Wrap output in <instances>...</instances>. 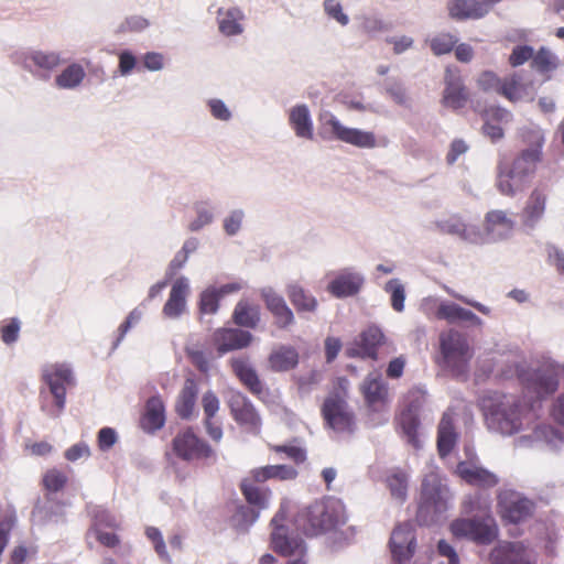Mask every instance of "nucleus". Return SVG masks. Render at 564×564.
Instances as JSON below:
<instances>
[{
	"mask_svg": "<svg viewBox=\"0 0 564 564\" xmlns=\"http://www.w3.org/2000/svg\"><path fill=\"white\" fill-rule=\"evenodd\" d=\"M520 137L527 148L513 158L510 165H500L498 173L497 187L501 194L510 197L527 188L543 159L545 139L540 127H524Z\"/></svg>",
	"mask_w": 564,
	"mask_h": 564,
	"instance_id": "f257e3e1",
	"label": "nucleus"
},
{
	"mask_svg": "<svg viewBox=\"0 0 564 564\" xmlns=\"http://www.w3.org/2000/svg\"><path fill=\"white\" fill-rule=\"evenodd\" d=\"M345 509L336 499H318L302 509L295 517V523L300 530L310 536L335 530L338 524L345 522Z\"/></svg>",
	"mask_w": 564,
	"mask_h": 564,
	"instance_id": "f03ea898",
	"label": "nucleus"
},
{
	"mask_svg": "<svg viewBox=\"0 0 564 564\" xmlns=\"http://www.w3.org/2000/svg\"><path fill=\"white\" fill-rule=\"evenodd\" d=\"M442 365L456 377L467 376L473 350L465 335L455 329L440 336Z\"/></svg>",
	"mask_w": 564,
	"mask_h": 564,
	"instance_id": "7ed1b4c3",
	"label": "nucleus"
},
{
	"mask_svg": "<svg viewBox=\"0 0 564 564\" xmlns=\"http://www.w3.org/2000/svg\"><path fill=\"white\" fill-rule=\"evenodd\" d=\"M454 536L467 538L480 545L492 543L499 534L497 521L490 513H482L474 518H456L449 524Z\"/></svg>",
	"mask_w": 564,
	"mask_h": 564,
	"instance_id": "20e7f679",
	"label": "nucleus"
},
{
	"mask_svg": "<svg viewBox=\"0 0 564 564\" xmlns=\"http://www.w3.org/2000/svg\"><path fill=\"white\" fill-rule=\"evenodd\" d=\"M172 452L183 460H215L214 447L197 436L192 427L176 433L172 440Z\"/></svg>",
	"mask_w": 564,
	"mask_h": 564,
	"instance_id": "39448f33",
	"label": "nucleus"
},
{
	"mask_svg": "<svg viewBox=\"0 0 564 564\" xmlns=\"http://www.w3.org/2000/svg\"><path fill=\"white\" fill-rule=\"evenodd\" d=\"M525 406L513 397H501L489 409V419L502 433L519 432L522 427Z\"/></svg>",
	"mask_w": 564,
	"mask_h": 564,
	"instance_id": "423d86ee",
	"label": "nucleus"
},
{
	"mask_svg": "<svg viewBox=\"0 0 564 564\" xmlns=\"http://www.w3.org/2000/svg\"><path fill=\"white\" fill-rule=\"evenodd\" d=\"M322 414L325 423L335 432L351 433L356 429V416L340 393H332L325 398Z\"/></svg>",
	"mask_w": 564,
	"mask_h": 564,
	"instance_id": "0eeeda50",
	"label": "nucleus"
},
{
	"mask_svg": "<svg viewBox=\"0 0 564 564\" xmlns=\"http://www.w3.org/2000/svg\"><path fill=\"white\" fill-rule=\"evenodd\" d=\"M285 514L283 511L272 518L271 524L273 525L272 531V547L275 552L282 555H297L295 560L289 562V564H306L303 554L305 552V542L300 536H290L285 529L283 521Z\"/></svg>",
	"mask_w": 564,
	"mask_h": 564,
	"instance_id": "6e6552de",
	"label": "nucleus"
},
{
	"mask_svg": "<svg viewBox=\"0 0 564 564\" xmlns=\"http://www.w3.org/2000/svg\"><path fill=\"white\" fill-rule=\"evenodd\" d=\"M228 408L234 421L246 429L247 432H261L262 420L251 400L241 391H230Z\"/></svg>",
	"mask_w": 564,
	"mask_h": 564,
	"instance_id": "1a4fd4ad",
	"label": "nucleus"
},
{
	"mask_svg": "<svg viewBox=\"0 0 564 564\" xmlns=\"http://www.w3.org/2000/svg\"><path fill=\"white\" fill-rule=\"evenodd\" d=\"M469 100V89L465 85L462 73L457 67L445 68L444 90L442 94V105L452 109L464 108Z\"/></svg>",
	"mask_w": 564,
	"mask_h": 564,
	"instance_id": "9d476101",
	"label": "nucleus"
},
{
	"mask_svg": "<svg viewBox=\"0 0 564 564\" xmlns=\"http://www.w3.org/2000/svg\"><path fill=\"white\" fill-rule=\"evenodd\" d=\"M42 379L48 386L58 411H62L65 408L67 387L74 383L72 369L64 364H56L43 370Z\"/></svg>",
	"mask_w": 564,
	"mask_h": 564,
	"instance_id": "9b49d317",
	"label": "nucleus"
},
{
	"mask_svg": "<svg viewBox=\"0 0 564 564\" xmlns=\"http://www.w3.org/2000/svg\"><path fill=\"white\" fill-rule=\"evenodd\" d=\"M325 124L330 128L335 139L341 140V142H347L356 147H365L366 149L378 145L377 137L371 130L346 127L335 115H329Z\"/></svg>",
	"mask_w": 564,
	"mask_h": 564,
	"instance_id": "f8f14e48",
	"label": "nucleus"
},
{
	"mask_svg": "<svg viewBox=\"0 0 564 564\" xmlns=\"http://www.w3.org/2000/svg\"><path fill=\"white\" fill-rule=\"evenodd\" d=\"M384 343V333L377 326H369V328L361 332L358 338L346 348L345 352L350 358L359 356L360 358H370L377 360L378 348Z\"/></svg>",
	"mask_w": 564,
	"mask_h": 564,
	"instance_id": "ddd939ff",
	"label": "nucleus"
},
{
	"mask_svg": "<svg viewBox=\"0 0 564 564\" xmlns=\"http://www.w3.org/2000/svg\"><path fill=\"white\" fill-rule=\"evenodd\" d=\"M360 390L365 403L370 411L386 410L390 393L389 384L384 381L382 376L371 372L364 379Z\"/></svg>",
	"mask_w": 564,
	"mask_h": 564,
	"instance_id": "4468645a",
	"label": "nucleus"
},
{
	"mask_svg": "<svg viewBox=\"0 0 564 564\" xmlns=\"http://www.w3.org/2000/svg\"><path fill=\"white\" fill-rule=\"evenodd\" d=\"M392 558L398 564L410 561L415 552V534L411 523L397 524L389 541Z\"/></svg>",
	"mask_w": 564,
	"mask_h": 564,
	"instance_id": "2eb2a0df",
	"label": "nucleus"
},
{
	"mask_svg": "<svg viewBox=\"0 0 564 564\" xmlns=\"http://www.w3.org/2000/svg\"><path fill=\"white\" fill-rule=\"evenodd\" d=\"M212 339L218 355H225L234 349L247 348L251 345L253 335L240 328H218L214 330Z\"/></svg>",
	"mask_w": 564,
	"mask_h": 564,
	"instance_id": "dca6fc26",
	"label": "nucleus"
},
{
	"mask_svg": "<svg viewBox=\"0 0 564 564\" xmlns=\"http://www.w3.org/2000/svg\"><path fill=\"white\" fill-rule=\"evenodd\" d=\"M424 397L422 393L410 394V402L405 410L399 415L400 426L404 433L406 441L412 444L413 447H420V420L417 417V411L420 410Z\"/></svg>",
	"mask_w": 564,
	"mask_h": 564,
	"instance_id": "f3484780",
	"label": "nucleus"
},
{
	"mask_svg": "<svg viewBox=\"0 0 564 564\" xmlns=\"http://www.w3.org/2000/svg\"><path fill=\"white\" fill-rule=\"evenodd\" d=\"M499 506L502 519L509 522L525 521L534 510V502L514 492L502 496Z\"/></svg>",
	"mask_w": 564,
	"mask_h": 564,
	"instance_id": "a211bd4d",
	"label": "nucleus"
},
{
	"mask_svg": "<svg viewBox=\"0 0 564 564\" xmlns=\"http://www.w3.org/2000/svg\"><path fill=\"white\" fill-rule=\"evenodd\" d=\"M491 564H536L527 558L523 542H500L489 553Z\"/></svg>",
	"mask_w": 564,
	"mask_h": 564,
	"instance_id": "6ab92c4d",
	"label": "nucleus"
},
{
	"mask_svg": "<svg viewBox=\"0 0 564 564\" xmlns=\"http://www.w3.org/2000/svg\"><path fill=\"white\" fill-rule=\"evenodd\" d=\"M258 469L259 467L252 468V470L242 478L239 487L248 503L256 506L258 509H265V507L269 506V498L272 491L269 487H260L259 484H264L265 480H259L257 477Z\"/></svg>",
	"mask_w": 564,
	"mask_h": 564,
	"instance_id": "aec40b11",
	"label": "nucleus"
},
{
	"mask_svg": "<svg viewBox=\"0 0 564 564\" xmlns=\"http://www.w3.org/2000/svg\"><path fill=\"white\" fill-rule=\"evenodd\" d=\"M560 387L558 370L555 367L534 370L527 381V389L533 391L538 398L553 394Z\"/></svg>",
	"mask_w": 564,
	"mask_h": 564,
	"instance_id": "412c9836",
	"label": "nucleus"
},
{
	"mask_svg": "<svg viewBox=\"0 0 564 564\" xmlns=\"http://www.w3.org/2000/svg\"><path fill=\"white\" fill-rule=\"evenodd\" d=\"M262 297L268 311L273 315L274 323L280 329H286L295 322L294 313L285 299L273 290H262Z\"/></svg>",
	"mask_w": 564,
	"mask_h": 564,
	"instance_id": "4be33fe9",
	"label": "nucleus"
},
{
	"mask_svg": "<svg viewBox=\"0 0 564 564\" xmlns=\"http://www.w3.org/2000/svg\"><path fill=\"white\" fill-rule=\"evenodd\" d=\"M230 366L234 375L252 394L261 395L264 392V386L256 371L254 367L250 365L246 357H232Z\"/></svg>",
	"mask_w": 564,
	"mask_h": 564,
	"instance_id": "5701e85b",
	"label": "nucleus"
},
{
	"mask_svg": "<svg viewBox=\"0 0 564 564\" xmlns=\"http://www.w3.org/2000/svg\"><path fill=\"white\" fill-rule=\"evenodd\" d=\"M547 194L535 187L531 191L521 212V220L528 228H534L546 210Z\"/></svg>",
	"mask_w": 564,
	"mask_h": 564,
	"instance_id": "b1692460",
	"label": "nucleus"
},
{
	"mask_svg": "<svg viewBox=\"0 0 564 564\" xmlns=\"http://www.w3.org/2000/svg\"><path fill=\"white\" fill-rule=\"evenodd\" d=\"M436 226L440 231L456 235V237L462 238V240L481 241L482 239L479 228L475 227V225L467 224L463 216L459 215H452L444 220L436 221Z\"/></svg>",
	"mask_w": 564,
	"mask_h": 564,
	"instance_id": "393cba45",
	"label": "nucleus"
},
{
	"mask_svg": "<svg viewBox=\"0 0 564 564\" xmlns=\"http://www.w3.org/2000/svg\"><path fill=\"white\" fill-rule=\"evenodd\" d=\"M456 471L467 484L476 487L490 488L499 484V478L487 468L478 467L473 463L460 462L456 466Z\"/></svg>",
	"mask_w": 564,
	"mask_h": 564,
	"instance_id": "a878e982",
	"label": "nucleus"
},
{
	"mask_svg": "<svg viewBox=\"0 0 564 564\" xmlns=\"http://www.w3.org/2000/svg\"><path fill=\"white\" fill-rule=\"evenodd\" d=\"M166 422V409L161 397H151L140 417V426L145 432L152 433L162 429Z\"/></svg>",
	"mask_w": 564,
	"mask_h": 564,
	"instance_id": "bb28decb",
	"label": "nucleus"
},
{
	"mask_svg": "<svg viewBox=\"0 0 564 564\" xmlns=\"http://www.w3.org/2000/svg\"><path fill=\"white\" fill-rule=\"evenodd\" d=\"M365 283L364 278L354 271H341L328 283L327 290L334 296H352Z\"/></svg>",
	"mask_w": 564,
	"mask_h": 564,
	"instance_id": "cd10ccee",
	"label": "nucleus"
},
{
	"mask_svg": "<svg viewBox=\"0 0 564 564\" xmlns=\"http://www.w3.org/2000/svg\"><path fill=\"white\" fill-rule=\"evenodd\" d=\"M188 292V280L184 276L177 278L169 292L167 301L163 306V314L167 317H178L186 308Z\"/></svg>",
	"mask_w": 564,
	"mask_h": 564,
	"instance_id": "c85d7f7f",
	"label": "nucleus"
},
{
	"mask_svg": "<svg viewBox=\"0 0 564 564\" xmlns=\"http://www.w3.org/2000/svg\"><path fill=\"white\" fill-rule=\"evenodd\" d=\"M514 227V220L502 209H492L485 215L484 229L494 238H507Z\"/></svg>",
	"mask_w": 564,
	"mask_h": 564,
	"instance_id": "c756f323",
	"label": "nucleus"
},
{
	"mask_svg": "<svg viewBox=\"0 0 564 564\" xmlns=\"http://www.w3.org/2000/svg\"><path fill=\"white\" fill-rule=\"evenodd\" d=\"M232 321L234 324L238 325L240 329L241 327L254 329V327H257L261 321L260 305L253 304V302L242 299L241 301L237 302L234 307Z\"/></svg>",
	"mask_w": 564,
	"mask_h": 564,
	"instance_id": "7c9ffc66",
	"label": "nucleus"
},
{
	"mask_svg": "<svg viewBox=\"0 0 564 564\" xmlns=\"http://www.w3.org/2000/svg\"><path fill=\"white\" fill-rule=\"evenodd\" d=\"M487 12V7L479 0H451L448 2V13L453 19H480Z\"/></svg>",
	"mask_w": 564,
	"mask_h": 564,
	"instance_id": "2f4dec72",
	"label": "nucleus"
},
{
	"mask_svg": "<svg viewBox=\"0 0 564 564\" xmlns=\"http://www.w3.org/2000/svg\"><path fill=\"white\" fill-rule=\"evenodd\" d=\"M457 442L453 415L449 412L443 413L438 423L437 449L441 456H447Z\"/></svg>",
	"mask_w": 564,
	"mask_h": 564,
	"instance_id": "473e14b6",
	"label": "nucleus"
},
{
	"mask_svg": "<svg viewBox=\"0 0 564 564\" xmlns=\"http://www.w3.org/2000/svg\"><path fill=\"white\" fill-rule=\"evenodd\" d=\"M290 124L297 137L303 139H313L314 127L312 116L306 105H296L292 108L289 116Z\"/></svg>",
	"mask_w": 564,
	"mask_h": 564,
	"instance_id": "72a5a7b5",
	"label": "nucleus"
},
{
	"mask_svg": "<svg viewBox=\"0 0 564 564\" xmlns=\"http://www.w3.org/2000/svg\"><path fill=\"white\" fill-rule=\"evenodd\" d=\"M198 386L193 378L184 381L175 404V411L181 417H189L193 414L197 401Z\"/></svg>",
	"mask_w": 564,
	"mask_h": 564,
	"instance_id": "f704fd0d",
	"label": "nucleus"
},
{
	"mask_svg": "<svg viewBox=\"0 0 564 564\" xmlns=\"http://www.w3.org/2000/svg\"><path fill=\"white\" fill-rule=\"evenodd\" d=\"M285 292L299 314H303V312H315L318 306L316 297H314L312 293L306 292L299 283H290Z\"/></svg>",
	"mask_w": 564,
	"mask_h": 564,
	"instance_id": "c9c22d12",
	"label": "nucleus"
},
{
	"mask_svg": "<svg viewBox=\"0 0 564 564\" xmlns=\"http://www.w3.org/2000/svg\"><path fill=\"white\" fill-rule=\"evenodd\" d=\"M268 361L272 370H291V368L296 367L299 362V352L294 347H289V345H281L270 354Z\"/></svg>",
	"mask_w": 564,
	"mask_h": 564,
	"instance_id": "e433bc0d",
	"label": "nucleus"
},
{
	"mask_svg": "<svg viewBox=\"0 0 564 564\" xmlns=\"http://www.w3.org/2000/svg\"><path fill=\"white\" fill-rule=\"evenodd\" d=\"M421 510L430 509L431 506H433L434 509H441V507L444 506L442 490L436 475H427L424 478L421 488Z\"/></svg>",
	"mask_w": 564,
	"mask_h": 564,
	"instance_id": "4c0bfd02",
	"label": "nucleus"
},
{
	"mask_svg": "<svg viewBox=\"0 0 564 564\" xmlns=\"http://www.w3.org/2000/svg\"><path fill=\"white\" fill-rule=\"evenodd\" d=\"M436 314L438 318H445L448 322L466 321L475 325L482 324L480 317L473 313V311L462 307V305L453 304V302L441 304Z\"/></svg>",
	"mask_w": 564,
	"mask_h": 564,
	"instance_id": "58836bf2",
	"label": "nucleus"
},
{
	"mask_svg": "<svg viewBox=\"0 0 564 564\" xmlns=\"http://www.w3.org/2000/svg\"><path fill=\"white\" fill-rule=\"evenodd\" d=\"M86 77L85 68L83 65L74 62L57 74L55 84L59 89H74L77 85L82 84Z\"/></svg>",
	"mask_w": 564,
	"mask_h": 564,
	"instance_id": "ea45409f",
	"label": "nucleus"
},
{
	"mask_svg": "<svg viewBox=\"0 0 564 564\" xmlns=\"http://www.w3.org/2000/svg\"><path fill=\"white\" fill-rule=\"evenodd\" d=\"M524 93H527V86L522 83L520 74L513 73L501 77L500 96L516 102V100L521 99Z\"/></svg>",
	"mask_w": 564,
	"mask_h": 564,
	"instance_id": "a19ab883",
	"label": "nucleus"
},
{
	"mask_svg": "<svg viewBox=\"0 0 564 564\" xmlns=\"http://www.w3.org/2000/svg\"><path fill=\"white\" fill-rule=\"evenodd\" d=\"M242 13L239 9H228V11H218V26L220 32L226 35L240 34L242 26L240 20Z\"/></svg>",
	"mask_w": 564,
	"mask_h": 564,
	"instance_id": "79ce46f5",
	"label": "nucleus"
},
{
	"mask_svg": "<svg viewBox=\"0 0 564 564\" xmlns=\"http://www.w3.org/2000/svg\"><path fill=\"white\" fill-rule=\"evenodd\" d=\"M299 475L296 468L291 465H265L256 471L258 479H294Z\"/></svg>",
	"mask_w": 564,
	"mask_h": 564,
	"instance_id": "37998d69",
	"label": "nucleus"
},
{
	"mask_svg": "<svg viewBox=\"0 0 564 564\" xmlns=\"http://www.w3.org/2000/svg\"><path fill=\"white\" fill-rule=\"evenodd\" d=\"M387 485L392 497L399 500H405L408 494V476L405 471H392L387 477Z\"/></svg>",
	"mask_w": 564,
	"mask_h": 564,
	"instance_id": "c03bdc74",
	"label": "nucleus"
},
{
	"mask_svg": "<svg viewBox=\"0 0 564 564\" xmlns=\"http://www.w3.org/2000/svg\"><path fill=\"white\" fill-rule=\"evenodd\" d=\"M557 63L558 62L554 53H552L551 50L544 48V46L539 48L536 53H533L531 59V66L538 69V72H541V74H545V72H551V69L556 68Z\"/></svg>",
	"mask_w": 564,
	"mask_h": 564,
	"instance_id": "a18cd8bd",
	"label": "nucleus"
},
{
	"mask_svg": "<svg viewBox=\"0 0 564 564\" xmlns=\"http://www.w3.org/2000/svg\"><path fill=\"white\" fill-rule=\"evenodd\" d=\"M26 62H32L39 68L53 69L61 63V55L55 52H32L26 56Z\"/></svg>",
	"mask_w": 564,
	"mask_h": 564,
	"instance_id": "49530a36",
	"label": "nucleus"
},
{
	"mask_svg": "<svg viewBox=\"0 0 564 564\" xmlns=\"http://www.w3.org/2000/svg\"><path fill=\"white\" fill-rule=\"evenodd\" d=\"M384 290L390 294L392 308L397 312H402L405 302V289L400 280L392 278V280L386 283Z\"/></svg>",
	"mask_w": 564,
	"mask_h": 564,
	"instance_id": "de8ad7c7",
	"label": "nucleus"
},
{
	"mask_svg": "<svg viewBox=\"0 0 564 564\" xmlns=\"http://www.w3.org/2000/svg\"><path fill=\"white\" fill-rule=\"evenodd\" d=\"M219 307V292L217 286H208L200 294L198 308L202 314H216Z\"/></svg>",
	"mask_w": 564,
	"mask_h": 564,
	"instance_id": "09e8293b",
	"label": "nucleus"
},
{
	"mask_svg": "<svg viewBox=\"0 0 564 564\" xmlns=\"http://www.w3.org/2000/svg\"><path fill=\"white\" fill-rule=\"evenodd\" d=\"M476 83L484 93H497L501 96V77L494 70H482Z\"/></svg>",
	"mask_w": 564,
	"mask_h": 564,
	"instance_id": "8fccbe9b",
	"label": "nucleus"
},
{
	"mask_svg": "<svg viewBox=\"0 0 564 564\" xmlns=\"http://www.w3.org/2000/svg\"><path fill=\"white\" fill-rule=\"evenodd\" d=\"M458 40L454 34L440 33L430 40V47L434 54L451 53L453 47L456 46Z\"/></svg>",
	"mask_w": 564,
	"mask_h": 564,
	"instance_id": "3c124183",
	"label": "nucleus"
},
{
	"mask_svg": "<svg viewBox=\"0 0 564 564\" xmlns=\"http://www.w3.org/2000/svg\"><path fill=\"white\" fill-rule=\"evenodd\" d=\"M21 323L15 317L12 319L3 321L0 325V337L7 345L15 343L20 336Z\"/></svg>",
	"mask_w": 564,
	"mask_h": 564,
	"instance_id": "603ef678",
	"label": "nucleus"
},
{
	"mask_svg": "<svg viewBox=\"0 0 564 564\" xmlns=\"http://www.w3.org/2000/svg\"><path fill=\"white\" fill-rule=\"evenodd\" d=\"M67 482V475L64 471L57 470V468H52L47 470L43 476V486L46 490L58 491L65 487Z\"/></svg>",
	"mask_w": 564,
	"mask_h": 564,
	"instance_id": "864d4df0",
	"label": "nucleus"
},
{
	"mask_svg": "<svg viewBox=\"0 0 564 564\" xmlns=\"http://www.w3.org/2000/svg\"><path fill=\"white\" fill-rule=\"evenodd\" d=\"M202 405L204 409L205 420H212L220 409V401L214 391H206L202 397Z\"/></svg>",
	"mask_w": 564,
	"mask_h": 564,
	"instance_id": "5fc2aeb1",
	"label": "nucleus"
},
{
	"mask_svg": "<svg viewBox=\"0 0 564 564\" xmlns=\"http://www.w3.org/2000/svg\"><path fill=\"white\" fill-rule=\"evenodd\" d=\"M534 50L529 45L514 46L511 54L509 55V64L511 66L523 65L528 59L532 58Z\"/></svg>",
	"mask_w": 564,
	"mask_h": 564,
	"instance_id": "6e6d98bb",
	"label": "nucleus"
},
{
	"mask_svg": "<svg viewBox=\"0 0 564 564\" xmlns=\"http://www.w3.org/2000/svg\"><path fill=\"white\" fill-rule=\"evenodd\" d=\"M15 521V513L7 514L0 519V555L9 542L10 532L12 531Z\"/></svg>",
	"mask_w": 564,
	"mask_h": 564,
	"instance_id": "4d7b16f0",
	"label": "nucleus"
},
{
	"mask_svg": "<svg viewBox=\"0 0 564 564\" xmlns=\"http://www.w3.org/2000/svg\"><path fill=\"white\" fill-rule=\"evenodd\" d=\"M481 118H487L488 120H494L495 123H505V121H510L512 118V113H510L507 108L503 107H488L481 111Z\"/></svg>",
	"mask_w": 564,
	"mask_h": 564,
	"instance_id": "13d9d810",
	"label": "nucleus"
},
{
	"mask_svg": "<svg viewBox=\"0 0 564 564\" xmlns=\"http://www.w3.org/2000/svg\"><path fill=\"white\" fill-rule=\"evenodd\" d=\"M145 535L153 542L155 552L163 558H169V552L162 538V532H160L156 527H148Z\"/></svg>",
	"mask_w": 564,
	"mask_h": 564,
	"instance_id": "bf43d9fd",
	"label": "nucleus"
},
{
	"mask_svg": "<svg viewBox=\"0 0 564 564\" xmlns=\"http://www.w3.org/2000/svg\"><path fill=\"white\" fill-rule=\"evenodd\" d=\"M272 451L275 453H284L290 459H293L295 463H304L306 458V453L303 447L299 446H286V444H274L271 446Z\"/></svg>",
	"mask_w": 564,
	"mask_h": 564,
	"instance_id": "052dcab7",
	"label": "nucleus"
},
{
	"mask_svg": "<svg viewBox=\"0 0 564 564\" xmlns=\"http://www.w3.org/2000/svg\"><path fill=\"white\" fill-rule=\"evenodd\" d=\"M187 356L191 362L203 373H208L212 362L208 355L204 350H188Z\"/></svg>",
	"mask_w": 564,
	"mask_h": 564,
	"instance_id": "680f3d73",
	"label": "nucleus"
},
{
	"mask_svg": "<svg viewBox=\"0 0 564 564\" xmlns=\"http://www.w3.org/2000/svg\"><path fill=\"white\" fill-rule=\"evenodd\" d=\"M324 7L325 12H327L328 15L333 17V19H336L343 25H346V23L349 22V19L347 14L344 13L343 6L340 2H338V0H325Z\"/></svg>",
	"mask_w": 564,
	"mask_h": 564,
	"instance_id": "e2e57ef3",
	"label": "nucleus"
},
{
	"mask_svg": "<svg viewBox=\"0 0 564 564\" xmlns=\"http://www.w3.org/2000/svg\"><path fill=\"white\" fill-rule=\"evenodd\" d=\"M117 442V432L112 427H102L97 434V444L101 451L112 447Z\"/></svg>",
	"mask_w": 564,
	"mask_h": 564,
	"instance_id": "0e129e2a",
	"label": "nucleus"
},
{
	"mask_svg": "<svg viewBox=\"0 0 564 564\" xmlns=\"http://www.w3.org/2000/svg\"><path fill=\"white\" fill-rule=\"evenodd\" d=\"M91 449L87 443H76L66 449L64 456L68 460H77L80 457H89Z\"/></svg>",
	"mask_w": 564,
	"mask_h": 564,
	"instance_id": "69168bd1",
	"label": "nucleus"
},
{
	"mask_svg": "<svg viewBox=\"0 0 564 564\" xmlns=\"http://www.w3.org/2000/svg\"><path fill=\"white\" fill-rule=\"evenodd\" d=\"M481 130L484 134L491 140V142H498V140H501L502 137H505L502 127L495 123L494 120L484 119Z\"/></svg>",
	"mask_w": 564,
	"mask_h": 564,
	"instance_id": "338daca9",
	"label": "nucleus"
},
{
	"mask_svg": "<svg viewBox=\"0 0 564 564\" xmlns=\"http://www.w3.org/2000/svg\"><path fill=\"white\" fill-rule=\"evenodd\" d=\"M96 539L99 541L101 545L108 546L109 549H115V546L120 545V536L115 532H107V530L95 529Z\"/></svg>",
	"mask_w": 564,
	"mask_h": 564,
	"instance_id": "774afa93",
	"label": "nucleus"
}]
</instances>
